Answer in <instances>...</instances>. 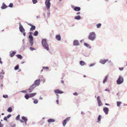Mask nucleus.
Returning <instances> with one entry per match:
<instances>
[{"label":"nucleus","instance_id":"1","mask_svg":"<svg viewBox=\"0 0 127 127\" xmlns=\"http://www.w3.org/2000/svg\"><path fill=\"white\" fill-rule=\"evenodd\" d=\"M42 45L47 50H49L48 45L47 43L46 39H42Z\"/></svg>","mask_w":127,"mask_h":127},{"label":"nucleus","instance_id":"2","mask_svg":"<svg viewBox=\"0 0 127 127\" xmlns=\"http://www.w3.org/2000/svg\"><path fill=\"white\" fill-rule=\"evenodd\" d=\"M95 33L94 32H92L89 34L88 38L89 39L93 40L95 38Z\"/></svg>","mask_w":127,"mask_h":127},{"label":"nucleus","instance_id":"3","mask_svg":"<svg viewBox=\"0 0 127 127\" xmlns=\"http://www.w3.org/2000/svg\"><path fill=\"white\" fill-rule=\"evenodd\" d=\"M51 0H46L45 2L46 7L47 9L50 8L51 5V3L50 2Z\"/></svg>","mask_w":127,"mask_h":127},{"label":"nucleus","instance_id":"4","mask_svg":"<svg viewBox=\"0 0 127 127\" xmlns=\"http://www.w3.org/2000/svg\"><path fill=\"white\" fill-rule=\"evenodd\" d=\"M123 81L124 79L123 77L121 76H120L117 80V82L118 84H120L122 83L123 82Z\"/></svg>","mask_w":127,"mask_h":127},{"label":"nucleus","instance_id":"5","mask_svg":"<svg viewBox=\"0 0 127 127\" xmlns=\"http://www.w3.org/2000/svg\"><path fill=\"white\" fill-rule=\"evenodd\" d=\"M35 86L34 85H32L30 88L26 90L27 92L28 93H30L32 92L33 89L35 88Z\"/></svg>","mask_w":127,"mask_h":127},{"label":"nucleus","instance_id":"6","mask_svg":"<svg viewBox=\"0 0 127 127\" xmlns=\"http://www.w3.org/2000/svg\"><path fill=\"white\" fill-rule=\"evenodd\" d=\"M29 41L31 44V46H32L33 44V37L31 35H30L29 36Z\"/></svg>","mask_w":127,"mask_h":127},{"label":"nucleus","instance_id":"7","mask_svg":"<svg viewBox=\"0 0 127 127\" xmlns=\"http://www.w3.org/2000/svg\"><path fill=\"white\" fill-rule=\"evenodd\" d=\"M40 79L36 80L34 81V84L33 85H34L35 86V87H36L38 86L40 84Z\"/></svg>","mask_w":127,"mask_h":127},{"label":"nucleus","instance_id":"8","mask_svg":"<svg viewBox=\"0 0 127 127\" xmlns=\"http://www.w3.org/2000/svg\"><path fill=\"white\" fill-rule=\"evenodd\" d=\"M19 29L20 32H25V30L23 28L22 26L21 25V23H19Z\"/></svg>","mask_w":127,"mask_h":127},{"label":"nucleus","instance_id":"9","mask_svg":"<svg viewBox=\"0 0 127 127\" xmlns=\"http://www.w3.org/2000/svg\"><path fill=\"white\" fill-rule=\"evenodd\" d=\"M97 100L98 106H101L102 105V103L100 100V97L99 96H98L97 97Z\"/></svg>","mask_w":127,"mask_h":127},{"label":"nucleus","instance_id":"10","mask_svg":"<svg viewBox=\"0 0 127 127\" xmlns=\"http://www.w3.org/2000/svg\"><path fill=\"white\" fill-rule=\"evenodd\" d=\"M54 92L56 94H61L64 93L63 92L58 89L55 90L54 91Z\"/></svg>","mask_w":127,"mask_h":127},{"label":"nucleus","instance_id":"11","mask_svg":"<svg viewBox=\"0 0 127 127\" xmlns=\"http://www.w3.org/2000/svg\"><path fill=\"white\" fill-rule=\"evenodd\" d=\"M28 25L31 26V28L30 29V31H33L35 29V27L32 25L30 23H28Z\"/></svg>","mask_w":127,"mask_h":127},{"label":"nucleus","instance_id":"12","mask_svg":"<svg viewBox=\"0 0 127 127\" xmlns=\"http://www.w3.org/2000/svg\"><path fill=\"white\" fill-rule=\"evenodd\" d=\"M108 61V60L107 59L101 60L99 62L102 64H104L107 62Z\"/></svg>","mask_w":127,"mask_h":127},{"label":"nucleus","instance_id":"13","mask_svg":"<svg viewBox=\"0 0 127 127\" xmlns=\"http://www.w3.org/2000/svg\"><path fill=\"white\" fill-rule=\"evenodd\" d=\"M103 110L106 114L108 113L109 109L107 107H105L103 109Z\"/></svg>","mask_w":127,"mask_h":127},{"label":"nucleus","instance_id":"14","mask_svg":"<svg viewBox=\"0 0 127 127\" xmlns=\"http://www.w3.org/2000/svg\"><path fill=\"white\" fill-rule=\"evenodd\" d=\"M73 44L75 46L78 45H79V43L77 40H75L74 41Z\"/></svg>","mask_w":127,"mask_h":127},{"label":"nucleus","instance_id":"15","mask_svg":"<svg viewBox=\"0 0 127 127\" xmlns=\"http://www.w3.org/2000/svg\"><path fill=\"white\" fill-rule=\"evenodd\" d=\"M73 9L75 11H79L80 10L81 8H80L79 7H76L74 8Z\"/></svg>","mask_w":127,"mask_h":127},{"label":"nucleus","instance_id":"16","mask_svg":"<svg viewBox=\"0 0 127 127\" xmlns=\"http://www.w3.org/2000/svg\"><path fill=\"white\" fill-rule=\"evenodd\" d=\"M56 39L59 41H60L61 39V37L59 35H56Z\"/></svg>","mask_w":127,"mask_h":127},{"label":"nucleus","instance_id":"17","mask_svg":"<svg viewBox=\"0 0 127 127\" xmlns=\"http://www.w3.org/2000/svg\"><path fill=\"white\" fill-rule=\"evenodd\" d=\"M7 6L5 5V4L4 3H3L2 4V6L1 7V8L2 9H4L7 8Z\"/></svg>","mask_w":127,"mask_h":127},{"label":"nucleus","instance_id":"18","mask_svg":"<svg viewBox=\"0 0 127 127\" xmlns=\"http://www.w3.org/2000/svg\"><path fill=\"white\" fill-rule=\"evenodd\" d=\"M36 94V93H33L31 94H29V95H30V97H32L34 96H35Z\"/></svg>","mask_w":127,"mask_h":127},{"label":"nucleus","instance_id":"19","mask_svg":"<svg viewBox=\"0 0 127 127\" xmlns=\"http://www.w3.org/2000/svg\"><path fill=\"white\" fill-rule=\"evenodd\" d=\"M22 119L24 121L25 123L26 124L27 122V118L24 116H23L22 117Z\"/></svg>","mask_w":127,"mask_h":127},{"label":"nucleus","instance_id":"20","mask_svg":"<svg viewBox=\"0 0 127 127\" xmlns=\"http://www.w3.org/2000/svg\"><path fill=\"white\" fill-rule=\"evenodd\" d=\"M16 53L15 52L13 51L12 53H10V56L11 57H13L14 56V55H15V54H16Z\"/></svg>","mask_w":127,"mask_h":127},{"label":"nucleus","instance_id":"21","mask_svg":"<svg viewBox=\"0 0 127 127\" xmlns=\"http://www.w3.org/2000/svg\"><path fill=\"white\" fill-rule=\"evenodd\" d=\"M55 121V120H54L52 119H49L48 120V122L49 123L54 122Z\"/></svg>","mask_w":127,"mask_h":127},{"label":"nucleus","instance_id":"22","mask_svg":"<svg viewBox=\"0 0 127 127\" xmlns=\"http://www.w3.org/2000/svg\"><path fill=\"white\" fill-rule=\"evenodd\" d=\"M80 64L81 65L83 66L85 64V63L83 61H81L80 62Z\"/></svg>","mask_w":127,"mask_h":127},{"label":"nucleus","instance_id":"23","mask_svg":"<svg viewBox=\"0 0 127 127\" xmlns=\"http://www.w3.org/2000/svg\"><path fill=\"white\" fill-rule=\"evenodd\" d=\"M25 97L26 99H28L30 97L29 94V95L28 94L26 95L25 96Z\"/></svg>","mask_w":127,"mask_h":127},{"label":"nucleus","instance_id":"24","mask_svg":"<svg viewBox=\"0 0 127 127\" xmlns=\"http://www.w3.org/2000/svg\"><path fill=\"white\" fill-rule=\"evenodd\" d=\"M108 79V76H106L105 77V78H104V80L103 81V83H104L107 81V80Z\"/></svg>","mask_w":127,"mask_h":127},{"label":"nucleus","instance_id":"25","mask_svg":"<svg viewBox=\"0 0 127 127\" xmlns=\"http://www.w3.org/2000/svg\"><path fill=\"white\" fill-rule=\"evenodd\" d=\"M75 19L76 20H79L81 19V17L79 16H77L75 17Z\"/></svg>","mask_w":127,"mask_h":127},{"label":"nucleus","instance_id":"26","mask_svg":"<svg viewBox=\"0 0 127 127\" xmlns=\"http://www.w3.org/2000/svg\"><path fill=\"white\" fill-rule=\"evenodd\" d=\"M12 109L11 107H9L7 109V111L9 112H11L12 111Z\"/></svg>","mask_w":127,"mask_h":127},{"label":"nucleus","instance_id":"27","mask_svg":"<svg viewBox=\"0 0 127 127\" xmlns=\"http://www.w3.org/2000/svg\"><path fill=\"white\" fill-rule=\"evenodd\" d=\"M16 56L17 57V58L19 59H22V56L18 54L17 55H16Z\"/></svg>","mask_w":127,"mask_h":127},{"label":"nucleus","instance_id":"28","mask_svg":"<svg viewBox=\"0 0 127 127\" xmlns=\"http://www.w3.org/2000/svg\"><path fill=\"white\" fill-rule=\"evenodd\" d=\"M38 33V32L37 31H35V32L34 33L33 35L34 36H37Z\"/></svg>","mask_w":127,"mask_h":127},{"label":"nucleus","instance_id":"29","mask_svg":"<svg viewBox=\"0 0 127 127\" xmlns=\"http://www.w3.org/2000/svg\"><path fill=\"white\" fill-rule=\"evenodd\" d=\"M67 122L65 120L64 121L63 123V125L64 126H65Z\"/></svg>","mask_w":127,"mask_h":127},{"label":"nucleus","instance_id":"30","mask_svg":"<svg viewBox=\"0 0 127 127\" xmlns=\"http://www.w3.org/2000/svg\"><path fill=\"white\" fill-rule=\"evenodd\" d=\"M121 102L120 101L117 102V105L118 106H120V104H121Z\"/></svg>","mask_w":127,"mask_h":127},{"label":"nucleus","instance_id":"31","mask_svg":"<svg viewBox=\"0 0 127 127\" xmlns=\"http://www.w3.org/2000/svg\"><path fill=\"white\" fill-rule=\"evenodd\" d=\"M96 26L97 28H99L101 26V24L100 23H99L96 25Z\"/></svg>","mask_w":127,"mask_h":127},{"label":"nucleus","instance_id":"32","mask_svg":"<svg viewBox=\"0 0 127 127\" xmlns=\"http://www.w3.org/2000/svg\"><path fill=\"white\" fill-rule=\"evenodd\" d=\"M38 101L37 99H35L33 101V102L35 104H37L38 103Z\"/></svg>","mask_w":127,"mask_h":127},{"label":"nucleus","instance_id":"33","mask_svg":"<svg viewBox=\"0 0 127 127\" xmlns=\"http://www.w3.org/2000/svg\"><path fill=\"white\" fill-rule=\"evenodd\" d=\"M20 117V115H18L16 117V120H19V119Z\"/></svg>","mask_w":127,"mask_h":127},{"label":"nucleus","instance_id":"34","mask_svg":"<svg viewBox=\"0 0 127 127\" xmlns=\"http://www.w3.org/2000/svg\"><path fill=\"white\" fill-rule=\"evenodd\" d=\"M19 67V65H17L15 67L14 69L15 70H17L18 69Z\"/></svg>","mask_w":127,"mask_h":127},{"label":"nucleus","instance_id":"35","mask_svg":"<svg viewBox=\"0 0 127 127\" xmlns=\"http://www.w3.org/2000/svg\"><path fill=\"white\" fill-rule=\"evenodd\" d=\"M70 118L69 117H67L66 119L65 120L67 122L69 121L70 120Z\"/></svg>","mask_w":127,"mask_h":127},{"label":"nucleus","instance_id":"36","mask_svg":"<svg viewBox=\"0 0 127 127\" xmlns=\"http://www.w3.org/2000/svg\"><path fill=\"white\" fill-rule=\"evenodd\" d=\"M101 116L100 115H99L98 116V120L99 121H100V120L101 118Z\"/></svg>","mask_w":127,"mask_h":127},{"label":"nucleus","instance_id":"37","mask_svg":"<svg viewBox=\"0 0 127 127\" xmlns=\"http://www.w3.org/2000/svg\"><path fill=\"white\" fill-rule=\"evenodd\" d=\"M32 1L33 4H35L37 2V0H32Z\"/></svg>","mask_w":127,"mask_h":127},{"label":"nucleus","instance_id":"38","mask_svg":"<svg viewBox=\"0 0 127 127\" xmlns=\"http://www.w3.org/2000/svg\"><path fill=\"white\" fill-rule=\"evenodd\" d=\"M3 97L5 98H7L8 97V96L7 95H3Z\"/></svg>","mask_w":127,"mask_h":127},{"label":"nucleus","instance_id":"39","mask_svg":"<svg viewBox=\"0 0 127 127\" xmlns=\"http://www.w3.org/2000/svg\"><path fill=\"white\" fill-rule=\"evenodd\" d=\"M13 6V4L12 3H10L8 5V6L10 7H12Z\"/></svg>","mask_w":127,"mask_h":127},{"label":"nucleus","instance_id":"40","mask_svg":"<svg viewBox=\"0 0 127 127\" xmlns=\"http://www.w3.org/2000/svg\"><path fill=\"white\" fill-rule=\"evenodd\" d=\"M84 45L85 46L87 47H89V45L87 43H84Z\"/></svg>","mask_w":127,"mask_h":127},{"label":"nucleus","instance_id":"41","mask_svg":"<svg viewBox=\"0 0 127 127\" xmlns=\"http://www.w3.org/2000/svg\"><path fill=\"white\" fill-rule=\"evenodd\" d=\"M0 76L1 77H2L1 76V74H3L4 73V71L3 70H2L1 72H0Z\"/></svg>","mask_w":127,"mask_h":127},{"label":"nucleus","instance_id":"42","mask_svg":"<svg viewBox=\"0 0 127 127\" xmlns=\"http://www.w3.org/2000/svg\"><path fill=\"white\" fill-rule=\"evenodd\" d=\"M43 69L45 68L48 69H49V67H43Z\"/></svg>","mask_w":127,"mask_h":127},{"label":"nucleus","instance_id":"43","mask_svg":"<svg viewBox=\"0 0 127 127\" xmlns=\"http://www.w3.org/2000/svg\"><path fill=\"white\" fill-rule=\"evenodd\" d=\"M73 94L75 95H78V94L77 92H75L73 93Z\"/></svg>","mask_w":127,"mask_h":127},{"label":"nucleus","instance_id":"44","mask_svg":"<svg viewBox=\"0 0 127 127\" xmlns=\"http://www.w3.org/2000/svg\"><path fill=\"white\" fill-rule=\"evenodd\" d=\"M3 125L1 124V122H0V127H3Z\"/></svg>","mask_w":127,"mask_h":127},{"label":"nucleus","instance_id":"45","mask_svg":"<svg viewBox=\"0 0 127 127\" xmlns=\"http://www.w3.org/2000/svg\"><path fill=\"white\" fill-rule=\"evenodd\" d=\"M11 116V114H9L8 115H7V118H9Z\"/></svg>","mask_w":127,"mask_h":127},{"label":"nucleus","instance_id":"46","mask_svg":"<svg viewBox=\"0 0 127 127\" xmlns=\"http://www.w3.org/2000/svg\"><path fill=\"white\" fill-rule=\"evenodd\" d=\"M30 49L32 50V51H33V50H35V49L34 48H33L32 47H31L30 48Z\"/></svg>","mask_w":127,"mask_h":127},{"label":"nucleus","instance_id":"47","mask_svg":"<svg viewBox=\"0 0 127 127\" xmlns=\"http://www.w3.org/2000/svg\"><path fill=\"white\" fill-rule=\"evenodd\" d=\"M123 69H124V68L123 67L119 68V69L120 70H123Z\"/></svg>","mask_w":127,"mask_h":127},{"label":"nucleus","instance_id":"48","mask_svg":"<svg viewBox=\"0 0 127 127\" xmlns=\"http://www.w3.org/2000/svg\"><path fill=\"white\" fill-rule=\"evenodd\" d=\"M7 117H5L3 119L4 120H7Z\"/></svg>","mask_w":127,"mask_h":127},{"label":"nucleus","instance_id":"49","mask_svg":"<svg viewBox=\"0 0 127 127\" xmlns=\"http://www.w3.org/2000/svg\"><path fill=\"white\" fill-rule=\"evenodd\" d=\"M95 65V64H90V67H91V66H94V65Z\"/></svg>","mask_w":127,"mask_h":127},{"label":"nucleus","instance_id":"50","mask_svg":"<svg viewBox=\"0 0 127 127\" xmlns=\"http://www.w3.org/2000/svg\"><path fill=\"white\" fill-rule=\"evenodd\" d=\"M56 102L57 104H59V100L58 99L56 101Z\"/></svg>","mask_w":127,"mask_h":127},{"label":"nucleus","instance_id":"51","mask_svg":"<svg viewBox=\"0 0 127 127\" xmlns=\"http://www.w3.org/2000/svg\"><path fill=\"white\" fill-rule=\"evenodd\" d=\"M1 59L0 57V63L1 64H2V62L1 61Z\"/></svg>","mask_w":127,"mask_h":127},{"label":"nucleus","instance_id":"52","mask_svg":"<svg viewBox=\"0 0 127 127\" xmlns=\"http://www.w3.org/2000/svg\"><path fill=\"white\" fill-rule=\"evenodd\" d=\"M61 82L63 84H64V81L63 80H62L61 81Z\"/></svg>","mask_w":127,"mask_h":127},{"label":"nucleus","instance_id":"53","mask_svg":"<svg viewBox=\"0 0 127 127\" xmlns=\"http://www.w3.org/2000/svg\"><path fill=\"white\" fill-rule=\"evenodd\" d=\"M23 35L24 36H25L26 35V33L25 32H23Z\"/></svg>","mask_w":127,"mask_h":127},{"label":"nucleus","instance_id":"54","mask_svg":"<svg viewBox=\"0 0 127 127\" xmlns=\"http://www.w3.org/2000/svg\"><path fill=\"white\" fill-rule=\"evenodd\" d=\"M80 14V12H78L76 14L77 15L79 14Z\"/></svg>","mask_w":127,"mask_h":127},{"label":"nucleus","instance_id":"55","mask_svg":"<svg viewBox=\"0 0 127 127\" xmlns=\"http://www.w3.org/2000/svg\"><path fill=\"white\" fill-rule=\"evenodd\" d=\"M105 91H109V90H108L107 89H106L105 90Z\"/></svg>","mask_w":127,"mask_h":127},{"label":"nucleus","instance_id":"56","mask_svg":"<svg viewBox=\"0 0 127 127\" xmlns=\"http://www.w3.org/2000/svg\"><path fill=\"white\" fill-rule=\"evenodd\" d=\"M30 35H32V32H30Z\"/></svg>","mask_w":127,"mask_h":127},{"label":"nucleus","instance_id":"57","mask_svg":"<svg viewBox=\"0 0 127 127\" xmlns=\"http://www.w3.org/2000/svg\"><path fill=\"white\" fill-rule=\"evenodd\" d=\"M20 121L21 122H22V123H23L24 122V121H23L22 120H20Z\"/></svg>","mask_w":127,"mask_h":127},{"label":"nucleus","instance_id":"58","mask_svg":"<svg viewBox=\"0 0 127 127\" xmlns=\"http://www.w3.org/2000/svg\"><path fill=\"white\" fill-rule=\"evenodd\" d=\"M105 104L106 105H109V104H107V103H106Z\"/></svg>","mask_w":127,"mask_h":127},{"label":"nucleus","instance_id":"59","mask_svg":"<svg viewBox=\"0 0 127 127\" xmlns=\"http://www.w3.org/2000/svg\"><path fill=\"white\" fill-rule=\"evenodd\" d=\"M3 85L2 84H1V85H0V86L1 87H3Z\"/></svg>","mask_w":127,"mask_h":127},{"label":"nucleus","instance_id":"60","mask_svg":"<svg viewBox=\"0 0 127 127\" xmlns=\"http://www.w3.org/2000/svg\"><path fill=\"white\" fill-rule=\"evenodd\" d=\"M4 113H2V114H1V115H4Z\"/></svg>","mask_w":127,"mask_h":127},{"label":"nucleus","instance_id":"61","mask_svg":"<svg viewBox=\"0 0 127 127\" xmlns=\"http://www.w3.org/2000/svg\"><path fill=\"white\" fill-rule=\"evenodd\" d=\"M84 77H86V76L85 75H84Z\"/></svg>","mask_w":127,"mask_h":127},{"label":"nucleus","instance_id":"62","mask_svg":"<svg viewBox=\"0 0 127 127\" xmlns=\"http://www.w3.org/2000/svg\"><path fill=\"white\" fill-rule=\"evenodd\" d=\"M43 71V69H42V70H41V72H42V71Z\"/></svg>","mask_w":127,"mask_h":127},{"label":"nucleus","instance_id":"63","mask_svg":"<svg viewBox=\"0 0 127 127\" xmlns=\"http://www.w3.org/2000/svg\"><path fill=\"white\" fill-rule=\"evenodd\" d=\"M82 114H83V112H82Z\"/></svg>","mask_w":127,"mask_h":127},{"label":"nucleus","instance_id":"64","mask_svg":"<svg viewBox=\"0 0 127 127\" xmlns=\"http://www.w3.org/2000/svg\"><path fill=\"white\" fill-rule=\"evenodd\" d=\"M62 0H60V1H62Z\"/></svg>","mask_w":127,"mask_h":127}]
</instances>
